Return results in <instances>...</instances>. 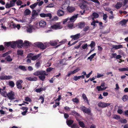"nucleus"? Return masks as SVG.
Returning <instances> with one entry per match:
<instances>
[{
    "label": "nucleus",
    "instance_id": "1",
    "mask_svg": "<svg viewBox=\"0 0 128 128\" xmlns=\"http://www.w3.org/2000/svg\"><path fill=\"white\" fill-rule=\"evenodd\" d=\"M79 1L80 2L82 3V5L80 6V8L82 9H84L83 11V12H82V11L80 12L81 13V15H83V14L85 12V10H88V7L84 5V3H88V2L87 1L85 0H79Z\"/></svg>",
    "mask_w": 128,
    "mask_h": 128
},
{
    "label": "nucleus",
    "instance_id": "2",
    "mask_svg": "<svg viewBox=\"0 0 128 128\" xmlns=\"http://www.w3.org/2000/svg\"><path fill=\"white\" fill-rule=\"evenodd\" d=\"M51 28L54 30H58L62 28L63 26L61 24L60 22H57L51 26Z\"/></svg>",
    "mask_w": 128,
    "mask_h": 128
},
{
    "label": "nucleus",
    "instance_id": "3",
    "mask_svg": "<svg viewBox=\"0 0 128 128\" xmlns=\"http://www.w3.org/2000/svg\"><path fill=\"white\" fill-rule=\"evenodd\" d=\"M15 94L12 91H10L7 94V97L10 100H12L15 99Z\"/></svg>",
    "mask_w": 128,
    "mask_h": 128
},
{
    "label": "nucleus",
    "instance_id": "4",
    "mask_svg": "<svg viewBox=\"0 0 128 128\" xmlns=\"http://www.w3.org/2000/svg\"><path fill=\"white\" fill-rule=\"evenodd\" d=\"M46 44L47 43H46L43 44L41 42H37L35 43V44L38 47L40 48L41 49H44L46 47Z\"/></svg>",
    "mask_w": 128,
    "mask_h": 128
},
{
    "label": "nucleus",
    "instance_id": "5",
    "mask_svg": "<svg viewBox=\"0 0 128 128\" xmlns=\"http://www.w3.org/2000/svg\"><path fill=\"white\" fill-rule=\"evenodd\" d=\"M80 109L84 112L88 114H90L91 113L90 110L89 109L86 108L84 106H81L80 108Z\"/></svg>",
    "mask_w": 128,
    "mask_h": 128
},
{
    "label": "nucleus",
    "instance_id": "6",
    "mask_svg": "<svg viewBox=\"0 0 128 128\" xmlns=\"http://www.w3.org/2000/svg\"><path fill=\"white\" fill-rule=\"evenodd\" d=\"M82 74L83 75L78 76H74L73 78L74 80L75 81H76L79 79L84 78V76L86 75V72H85L83 71L82 72Z\"/></svg>",
    "mask_w": 128,
    "mask_h": 128
},
{
    "label": "nucleus",
    "instance_id": "7",
    "mask_svg": "<svg viewBox=\"0 0 128 128\" xmlns=\"http://www.w3.org/2000/svg\"><path fill=\"white\" fill-rule=\"evenodd\" d=\"M110 104H111L110 103H108L104 102H101L98 104V106L100 107L104 108L109 106Z\"/></svg>",
    "mask_w": 128,
    "mask_h": 128
},
{
    "label": "nucleus",
    "instance_id": "8",
    "mask_svg": "<svg viewBox=\"0 0 128 128\" xmlns=\"http://www.w3.org/2000/svg\"><path fill=\"white\" fill-rule=\"evenodd\" d=\"M12 78V76H6L4 75H2L0 76V80H8Z\"/></svg>",
    "mask_w": 128,
    "mask_h": 128
},
{
    "label": "nucleus",
    "instance_id": "9",
    "mask_svg": "<svg viewBox=\"0 0 128 128\" xmlns=\"http://www.w3.org/2000/svg\"><path fill=\"white\" fill-rule=\"evenodd\" d=\"M23 82V80H19L17 81L16 84L18 88L20 90H21L22 88V86L21 84Z\"/></svg>",
    "mask_w": 128,
    "mask_h": 128
},
{
    "label": "nucleus",
    "instance_id": "10",
    "mask_svg": "<svg viewBox=\"0 0 128 128\" xmlns=\"http://www.w3.org/2000/svg\"><path fill=\"white\" fill-rule=\"evenodd\" d=\"M43 74H41L38 77L40 80L44 81L45 78V76H47V74H46L45 71H43Z\"/></svg>",
    "mask_w": 128,
    "mask_h": 128
},
{
    "label": "nucleus",
    "instance_id": "11",
    "mask_svg": "<svg viewBox=\"0 0 128 128\" xmlns=\"http://www.w3.org/2000/svg\"><path fill=\"white\" fill-rule=\"evenodd\" d=\"M72 114L73 116H76V120L77 121H79L80 120L78 118H81L82 116H80V114L76 112L74 110L72 112Z\"/></svg>",
    "mask_w": 128,
    "mask_h": 128
},
{
    "label": "nucleus",
    "instance_id": "12",
    "mask_svg": "<svg viewBox=\"0 0 128 128\" xmlns=\"http://www.w3.org/2000/svg\"><path fill=\"white\" fill-rule=\"evenodd\" d=\"M40 16L42 18L49 17L50 19H51L52 17V15L50 13H48L46 14L41 13L40 14Z\"/></svg>",
    "mask_w": 128,
    "mask_h": 128
},
{
    "label": "nucleus",
    "instance_id": "13",
    "mask_svg": "<svg viewBox=\"0 0 128 128\" xmlns=\"http://www.w3.org/2000/svg\"><path fill=\"white\" fill-rule=\"evenodd\" d=\"M38 24L39 26L41 28L45 27L46 26V22L44 20H41L39 21Z\"/></svg>",
    "mask_w": 128,
    "mask_h": 128
},
{
    "label": "nucleus",
    "instance_id": "14",
    "mask_svg": "<svg viewBox=\"0 0 128 128\" xmlns=\"http://www.w3.org/2000/svg\"><path fill=\"white\" fill-rule=\"evenodd\" d=\"M15 5V3L13 2L12 1H10V3L7 2L6 5V8H8L11 7H12Z\"/></svg>",
    "mask_w": 128,
    "mask_h": 128
},
{
    "label": "nucleus",
    "instance_id": "15",
    "mask_svg": "<svg viewBox=\"0 0 128 128\" xmlns=\"http://www.w3.org/2000/svg\"><path fill=\"white\" fill-rule=\"evenodd\" d=\"M16 42V45L18 48H20L22 47L23 45V41L20 40Z\"/></svg>",
    "mask_w": 128,
    "mask_h": 128
},
{
    "label": "nucleus",
    "instance_id": "16",
    "mask_svg": "<svg viewBox=\"0 0 128 128\" xmlns=\"http://www.w3.org/2000/svg\"><path fill=\"white\" fill-rule=\"evenodd\" d=\"M78 15V14H76L70 18H69L70 22H74L77 18Z\"/></svg>",
    "mask_w": 128,
    "mask_h": 128
},
{
    "label": "nucleus",
    "instance_id": "17",
    "mask_svg": "<svg viewBox=\"0 0 128 128\" xmlns=\"http://www.w3.org/2000/svg\"><path fill=\"white\" fill-rule=\"evenodd\" d=\"M57 15L59 16H62L64 15V12L62 10L60 9H59L57 11Z\"/></svg>",
    "mask_w": 128,
    "mask_h": 128
},
{
    "label": "nucleus",
    "instance_id": "18",
    "mask_svg": "<svg viewBox=\"0 0 128 128\" xmlns=\"http://www.w3.org/2000/svg\"><path fill=\"white\" fill-rule=\"evenodd\" d=\"M38 15V13L36 12V11L33 10L32 12V16L31 18L32 19H34Z\"/></svg>",
    "mask_w": 128,
    "mask_h": 128
},
{
    "label": "nucleus",
    "instance_id": "19",
    "mask_svg": "<svg viewBox=\"0 0 128 128\" xmlns=\"http://www.w3.org/2000/svg\"><path fill=\"white\" fill-rule=\"evenodd\" d=\"M122 4L121 2H118L115 6H113L117 9H120L122 6Z\"/></svg>",
    "mask_w": 128,
    "mask_h": 128
},
{
    "label": "nucleus",
    "instance_id": "20",
    "mask_svg": "<svg viewBox=\"0 0 128 128\" xmlns=\"http://www.w3.org/2000/svg\"><path fill=\"white\" fill-rule=\"evenodd\" d=\"M80 34H78L74 35L71 36L70 37L74 40H76L78 39L80 37Z\"/></svg>",
    "mask_w": 128,
    "mask_h": 128
},
{
    "label": "nucleus",
    "instance_id": "21",
    "mask_svg": "<svg viewBox=\"0 0 128 128\" xmlns=\"http://www.w3.org/2000/svg\"><path fill=\"white\" fill-rule=\"evenodd\" d=\"M75 10V8L74 7L68 6L67 8V10L69 12L71 13L74 11Z\"/></svg>",
    "mask_w": 128,
    "mask_h": 128
},
{
    "label": "nucleus",
    "instance_id": "22",
    "mask_svg": "<svg viewBox=\"0 0 128 128\" xmlns=\"http://www.w3.org/2000/svg\"><path fill=\"white\" fill-rule=\"evenodd\" d=\"M46 89V88H36L35 90H34V91L36 92L37 93H40L43 91L45 90Z\"/></svg>",
    "mask_w": 128,
    "mask_h": 128
},
{
    "label": "nucleus",
    "instance_id": "23",
    "mask_svg": "<svg viewBox=\"0 0 128 128\" xmlns=\"http://www.w3.org/2000/svg\"><path fill=\"white\" fill-rule=\"evenodd\" d=\"M123 48V46L122 45H113L112 46V48L115 50H117Z\"/></svg>",
    "mask_w": 128,
    "mask_h": 128
},
{
    "label": "nucleus",
    "instance_id": "24",
    "mask_svg": "<svg viewBox=\"0 0 128 128\" xmlns=\"http://www.w3.org/2000/svg\"><path fill=\"white\" fill-rule=\"evenodd\" d=\"M26 79L30 81H36L37 80V78L36 77H29L26 78Z\"/></svg>",
    "mask_w": 128,
    "mask_h": 128
},
{
    "label": "nucleus",
    "instance_id": "25",
    "mask_svg": "<svg viewBox=\"0 0 128 128\" xmlns=\"http://www.w3.org/2000/svg\"><path fill=\"white\" fill-rule=\"evenodd\" d=\"M128 21V20L124 19L120 21V23L122 26H125L127 22Z\"/></svg>",
    "mask_w": 128,
    "mask_h": 128
},
{
    "label": "nucleus",
    "instance_id": "26",
    "mask_svg": "<svg viewBox=\"0 0 128 128\" xmlns=\"http://www.w3.org/2000/svg\"><path fill=\"white\" fill-rule=\"evenodd\" d=\"M59 42V41L58 40H56L51 41L50 42V44L52 46H54L56 45L57 43Z\"/></svg>",
    "mask_w": 128,
    "mask_h": 128
},
{
    "label": "nucleus",
    "instance_id": "27",
    "mask_svg": "<svg viewBox=\"0 0 128 128\" xmlns=\"http://www.w3.org/2000/svg\"><path fill=\"white\" fill-rule=\"evenodd\" d=\"M26 31L28 32L31 33L32 32L33 27L32 26H29L26 27Z\"/></svg>",
    "mask_w": 128,
    "mask_h": 128
},
{
    "label": "nucleus",
    "instance_id": "28",
    "mask_svg": "<svg viewBox=\"0 0 128 128\" xmlns=\"http://www.w3.org/2000/svg\"><path fill=\"white\" fill-rule=\"evenodd\" d=\"M68 26L70 29H71L74 28L73 23L68 22Z\"/></svg>",
    "mask_w": 128,
    "mask_h": 128
},
{
    "label": "nucleus",
    "instance_id": "29",
    "mask_svg": "<svg viewBox=\"0 0 128 128\" xmlns=\"http://www.w3.org/2000/svg\"><path fill=\"white\" fill-rule=\"evenodd\" d=\"M43 70L37 71L33 73L34 75L36 76H40L41 74H43Z\"/></svg>",
    "mask_w": 128,
    "mask_h": 128
},
{
    "label": "nucleus",
    "instance_id": "30",
    "mask_svg": "<svg viewBox=\"0 0 128 128\" xmlns=\"http://www.w3.org/2000/svg\"><path fill=\"white\" fill-rule=\"evenodd\" d=\"M74 121L71 120H67L66 123L67 125L69 126L70 127L72 125V124L74 122Z\"/></svg>",
    "mask_w": 128,
    "mask_h": 128
},
{
    "label": "nucleus",
    "instance_id": "31",
    "mask_svg": "<svg viewBox=\"0 0 128 128\" xmlns=\"http://www.w3.org/2000/svg\"><path fill=\"white\" fill-rule=\"evenodd\" d=\"M40 55V54H38L35 56H33L32 57V58H31V60H36L39 58Z\"/></svg>",
    "mask_w": 128,
    "mask_h": 128
},
{
    "label": "nucleus",
    "instance_id": "32",
    "mask_svg": "<svg viewBox=\"0 0 128 128\" xmlns=\"http://www.w3.org/2000/svg\"><path fill=\"white\" fill-rule=\"evenodd\" d=\"M82 118H78V119L80 120L78 121V123L80 126L81 127L83 128L85 127L84 124L83 122L80 121V120H82L81 119Z\"/></svg>",
    "mask_w": 128,
    "mask_h": 128
},
{
    "label": "nucleus",
    "instance_id": "33",
    "mask_svg": "<svg viewBox=\"0 0 128 128\" xmlns=\"http://www.w3.org/2000/svg\"><path fill=\"white\" fill-rule=\"evenodd\" d=\"M107 88V87H105L102 88L101 86H97L96 87V89L98 91H100L105 90Z\"/></svg>",
    "mask_w": 128,
    "mask_h": 128
},
{
    "label": "nucleus",
    "instance_id": "34",
    "mask_svg": "<svg viewBox=\"0 0 128 128\" xmlns=\"http://www.w3.org/2000/svg\"><path fill=\"white\" fill-rule=\"evenodd\" d=\"M82 96L84 100L85 101H86L88 104L89 105L90 104L89 103L88 99L87 98L86 95L84 94H83Z\"/></svg>",
    "mask_w": 128,
    "mask_h": 128
},
{
    "label": "nucleus",
    "instance_id": "35",
    "mask_svg": "<svg viewBox=\"0 0 128 128\" xmlns=\"http://www.w3.org/2000/svg\"><path fill=\"white\" fill-rule=\"evenodd\" d=\"M31 13L30 11L28 9H26L24 12V14L26 16L29 15Z\"/></svg>",
    "mask_w": 128,
    "mask_h": 128
},
{
    "label": "nucleus",
    "instance_id": "36",
    "mask_svg": "<svg viewBox=\"0 0 128 128\" xmlns=\"http://www.w3.org/2000/svg\"><path fill=\"white\" fill-rule=\"evenodd\" d=\"M92 16L94 17L93 18H92L93 20H94V18H97L99 16V15L96 12L93 13Z\"/></svg>",
    "mask_w": 128,
    "mask_h": 128
},
{
    "label": "nucleus",
    "instance_id": "37",
    "mask_svg": "<svg viewBox=\"0 0 128 128\" xmlns=\"http://www.w3.org/2000/svg\"><path fill=\"white\" fill-rule=\"evenodd\" d=\"M96 55V53L90 55L89 57H88L87 58V60H90V61H92V59L94 58V56Z\"/></svg>",
    "mask_w": 128,
    "mask_h": 128
},
{
    "label": "nucleus",
    "instance_id": "38",
    "mask_svg": "<svg viewBox=\"0 0 128 128\" xmlns=\"http://www.w3.org/2000/svg\"><path fill=\"white\" fill-rule=\"evenodd\" d=\"M18 68L24 71H26V70L25 67L24 66L22 65L20 66H18Z\"/></svg>",
    "mask_w": 128,
    "mask_h": 128
},
{
    "label": "nucleus",
    "instance_id": "39",
    "mask_svg": "<svg viewBox=\"0 0 128 128\" xmlns=\"http://www.w3.org/2000/svg\"><path fill=\"white\" fill-rule=\"evenodd\" d=\"M80 70V68L79 67H78L73 71H72V74Z\"/></svg>",
    "mask_w": 128,
    "mask_h": 128
},
{
    "label": "nucleus",
    "instance_id": "40",
    "mask_svg": "<svg viewBox=\"0 0 128 128\" xmlns=\"http://www.w3.org/2000/svg\"><path fill=\"white\" fill-rule=\"evenodd\" d=\"M16 45V42H11V47L12 48H14Z\"/></svg>",
    "mask_w": 128,
    "mask_h": 128
},
{
    "label": "nucleus",
    "instance_id": "41",
    "mask_svg": "<svg viewBox=\"0 0 128 128\" xmlns=\"http://www.w3.org/2000/svg\"><path fill=\"white\" fill-rule=\"evenodd\" d=\"M70 127L72 128H79V126L76 124H74L71 126Z\"/></svg>",
    "mask_w": 128,
    "mask_h": 128
},
{
    "label": "nucleus",
    "instance_id": "42",
    "mask_svg": "<svg viewBox=\"0 0 128 128\" xmlns=\"http://www.w3.org/2000/svg\"><path fill=\"white\" fill-rule=\"evenodd\" d=\"M1 94L3 96L5 97H6L7 93L6 91H3L2 92H1Z\"/></svg>",
    "mask_w": 128,
    "mask_h": 128
},
{
    "label": "nucleus",
    "instance_id": "43",
    "mask_svg": "<svg viewBox=\"0 0 128 128\" xmlns=\"http://www.w3.org/2000/svg\"><path fill=\"white\" fill-rule=\"evenodd\" d=\"M85 26V24L84 22H82L80 23L78 25L79 28H83Z\"/></svg>",
    "mask_w": 128,
    "mask_h": 128
},
{
    "label": "nucleus",
    "instance_id": "44",
    "mask_svg": "<svg viewBox=\"0 0 128 128\" xmlns=\"http://www.w3.org/2000/svg\"><path fill=\"white\" fill-rule=\"evenodd\" d=\"M118 70L120 71H128V67L120 68L118 69Z\"/></svg>",
    "mask_w": 128,
    "mask_h": 128
},
{
    "label": "nucleus",
    "instance_id": "45",
    "mask_svg": "<svg viewBox=\"0 0 128 128\" xmlns=\"http://www.w3.org/2000/svg\"><path fill=\"white\" fill-rule=\"evenodd\" d=\"M128 99V96L127 95H124L122 98V99L123 101H126Z\"/></svg>",
    "mask_w": 128,
    "mask_h": 128
},
{
    "label": "nucleus",
    "instance_id": "46",
    "mask_svg": "<svg viewBox=\"0 0 128 128\" xmlns=\"http://www.w3.org/2000/svg\"><path fill=\"white\" fill-rule=\"evenodd\" d=\"M72 100L74 102H75L76 104L78 103L79 102V100L77 98H73L72 99Z\"/></svg>",
    "mask_w": 128,
    "mask_h": 128
},
{
    "label": "nucleus",
    "instance_id": "47",
    "mask_svg": "<svg viewBox=\"0 0 128 128\" xmlns=\"http://www.w3.org/2000/svg\"><path fill=\"white\" fill-rule=\"evenodd\" d=\"M88 46H90L91 48H92L95 46V43L94 42L92 41L90 44L88 45Z\"/></svg>",
    "mask_w": 128,
    "mask_h": 128
},
{
    "label": "nucleus",
    "instance_id": "48",
    "mask_svg": "<svg viewBox=\"0 0 128 128\" xmlns=\"http://www.w3.org/2000/svg\"><path fill=\"white\" fill-rule=\"evenodd\" d=\"M5 59L8 62H10L12 60V59L10 56H6Z\"/></svg>",
    "mask_w": 128,
    "mask_h": 128
},
{
    "label": "nucleus",
    "instance_id": "49",
    "mask_svg": "<svg viewBox=\"0 0 128 128\" xmlns=\"http://www.w3.org/2000/svg\"><path fill=\"white\" fill-rule=\"evenodd\" d=\"M38 4V2L34 3V4L31 5L30 6V7L32 9H34L37 5Z\"/></svg>",
    "mask_w": 128,
    "mask_h": 128
},
{
    "label": "nucleus",
    "instance_id": "50",
    "mask_svg": "<svg viewBox=\"0 0 128 128\" xmlns=\"http://www.w3.org/2000/svg\"><path fill=\"white\" fill-rule=\"evenodd\" d=\"M120 118V116L116 115H114L113 116V118L116 120H118Z\"/></svg>",
    "mask_w": 128,
    "mask_h": 128
},
{
    "label": "nucleus",
    "instance_id": "51",
    "mask_svg": "<svg viewBox=\"0 0 128 128\" xmlns=\"http://www.w3.org/2000/svg\"><path fill=\"white\" fill-rule=\"evenodd\" d=\"M4 45L6 46L7 47L10 46L11 47V42H5L4 43Z\"/></svg>",
    "mask_w": 128,
    "mask_h": 128
},
{
    "label": "nucleus",
    "instance_id": "52",
    "mask_svg": "<svg viewBox=\"0 0 128 128\" xmlns=\"http://www.w3.org/2000/svg\"><path fill=\"white\" fill-rule=\"evenodd\" d=\"M9 84L12 87H13L14 86L15 84L13 82L10 81L9 82Z\"/></svg>",
    "mask_w": 128,
    "mask_h": 128
},
{
    "label": "nucleus",
    "instance_id": "53",
    "mask_svg": "<svg viewBox=\"0 0 128 128\" xmlns=\"http://www.w3.org/2000/svg\"><path fill=\"white\" fill-rule=\"evenodd\" d=\"M23 54V51L22 50H18L17 51V54L18 55H22Z\"/></svg>",
    "mask_w": 128,
    "mask_h": 128
},
{
    "label": "nucleus",
    "instance_id": "54",
    "mask_svg": "<svg viewBox=\"0 0 128 128\" xmlns=\"http://www.w3.org/2000/svg\"><path fill=\"white\" fill-rule=\"evenodd\" d=\"M120 120L122 123L123 124H125L127 122V120L125 119H122Z\"/></svg>",
    "mask_w": 128,
    "mask_h": 128
},
{
    "label": "nucleus",
    "instance_id": "55",
    "mask_svg": "<svg viewBox=\"0 0 128 128\" xmlns=\"http://www.w3.org/2000/svg\"><path fill=\"white\" fill-rule=\"evenodd\" d=\"M40 66V63L39 62H36L35 64V66L36 68H38Z\"/></svg>",
    "mask_w": 128,
    "mask_h": 128
},
{
    "label": "nucleus",
    "instance_id": "56",
    "mask_svg": "<svg viewBox=\"0 0 128 128\" xmlns=\"http://www.w3.org/2000/svg\"><path fill=\"white\" fill-rule=\"evenodd\" d=\"M89 28H90L89 26H86L84 28L83 31L84 32H86L89 30Z\"/></svg>",
    "mask_w": 128,
    "mask_h": 128
},
{
    "label": "nucleus",
    "instance_id": "57",
    "mask_svg": "<svg viewBox=\"0 0 128 128\" xmlns=\"http://www.w3.org/2000/svg\"><path fill=\"white\" fill-rule=\"evenodd\" d=\"M25 100L26 101L31 102L32 101L31 99L28 97H26L25 98Z\"/></svg>",
    "mask_w": 128,
    "mask_h": 128
},
{
    "label": "nucleus",
    "instance_id": "58",
    "mask_svg": "<svg viewBox=\"0 0 128 128\" xmlns=\"http://www.w3.org/2000/svg\"><path fill=\"white\" fill-rule=\"evenodd\" d=\"M22 4V2L20 0H18L16 2V4L17 5L20 6Z\"/></svg>",
    "mask_w": 128,
    "mask_h": 128
},
{
    "label": "nucleus",
    "instance_id": "59",
    "mask_svg": "<svg viewBox=\"0 0 128 128\" xmlns=\"http://www.w3.org/2000/svg\"><path fill=\"white\" fill-rule=\"evenodd\" d=\"M60 63L62 65H65V60H62L60 62Z\"/></svg>",
    "mask_w": 128,
    "mask_h": 128
},
{
    "label": "nucleus",
    "instance_id": "60",
    "mask_svg": "<svg viewBox=\"0 0 128 128\" xmlns=\"http://www.w3.org/2000/svg\"><path fill=\"white\" fill-rule=\"evenodd\" d=\"M88 45L87 44H82V48L83 49H86Z\"/></svg>",
    "mask_w": 128,
    "mask_h": 128
},
{
    "label": "nucleus",
    "instance_id": "61",
    "mask_svg": "<svg viewBox=\"0 0 128 128\" xmlns=\"http://www.w3.org/2000/svg\"><path fill=\"white\" fill-rule=\"evenodd\" d=\"M97 74L96 77L97 78H99L102 77L104 75L103 74H101L99 73H97Z\"/></svg>",
    "mask_w": 128,
    "mask_h": 128
},
{
    "label": "nucleus",
    "instance_id": "62",
    "mask_svg": "<svg viewBox=\"0 0 128 128\" xmlns=\"http://www.w3.org/2000/svg\"><path fill=\"white\" fill-rule=\"evenodd\" d=\"M33 54L31 53H30L28 54L27 57L28 58H30L31 59V58L33 56Z\"/></svg>",
    "mask_w": 128,
    "mask_h": 128
},
{
    "label": "nucleus",
    "instance_id": "63",
    "mask_svg": "<svg viewBox=\"0 0 128 128\" xmlns=\"http://www.w3.org/2000/svg\"><path fill=\"white\" fill-rule=\"evenodd\" d=\"M58 18L57 16H54L52 19V20L54 21H56L58 20Z\"/></svg>",
    "mask_w": 128,
    "mask_h": 128
},
{
    "label": "nucleus",
    "instance_id": "64",
    "mask_svg": "<svg viewBox=\"0 0 128 128\" xmlns=\"http://www.w3.org/2000/svg\"><path fill=\"white\" fill-rule=\"evenodd\" d=\"M124 114L126 116H128V110H126L123 112Z\"/></svg>",
    "mask_w": 128,
    "mask_h": 128
}]
</instances>
